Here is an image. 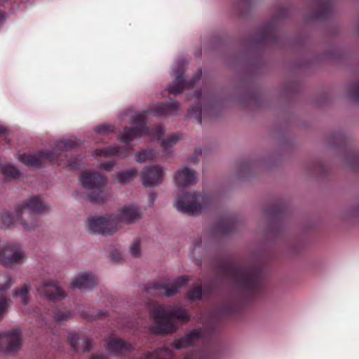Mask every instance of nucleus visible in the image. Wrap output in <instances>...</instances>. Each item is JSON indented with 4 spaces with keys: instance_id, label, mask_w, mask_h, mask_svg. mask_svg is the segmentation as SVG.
I'll return each instance as SVG.
<instances>
[{
    "instance_id": "obj_12",
    "label": "nucleus",
    "mask_w": 359,
    "mask_h": 359,
    "mask_svg": "<svg viewBox=\"0 0 359 359\" xmlns=\"http://www.w3.org/2000/svg\"><path fill=\"white\" fill-rule=\"evenodd\" d=\"M112 217H116L114 221L117 230L121 227L122 224H132L141 218L142 212L139 208L133 205H126L120 208L117 213L111 214Z\"/></svg>"
},
{
    "instance_id": "obj_29",
    "label": "nucleus",
    "mask_w": 359,
    "mask_h": 359,
    "mask_svg": "<svg viewBox=\"0 0 359 359\" xmlns=\"http://www.w3.org/2000/svg\"><path fill=\"white\" fill-rule=\"evenodd\" d=\"M201 93H202L201 90L195 92L194 97L197 99V102L194 105L191 107L187 113V116L189 118H194L198 121V123L200 125H201L202 123V106L199 102V100L201 97Z\"/></svg>"
},
{
    "instance_id": "obj_28",
    "label": "nucleus",
    "mask_w": 359,
    "mask_h": 359,
    "mask_svg": "<svg viewBox=\"0 0 359 359\" xmlns=\"http://www.w3.org/2000/svg\"><path fill=\"white\" fill-rule=\"evenodd\" d=\"M264 214L273 220H283L285 218L283 206L277 203L266 207Z\"/></svg>"
},
{
    "instance_id": "obj_22",
    "label": "nucleus",
    "mask_w": 359,
    "mask_h": 359,
    "mask_svg": "<svg viewBox=\"0 0 359 359\" xmlns=\"http://www.w3.org/2000/svg\"><path fill=\"white\" fill-rule=\"evenodd\" d=\"M236 228V219L233 215L220 219L215 225L214 231L222 236L231 233Z\"/></svg>"
},
{
    "instance_id": "obj_27",
    "label": "nucleus",
    "mask_w": 359,
    "mask_h": 359,
    "mask_svg": "<svg viewBox=\"0 0 359 359\" xmlns=\"http://www.w3.org/2000/svg\"><path fill=\"white\" fill-rule=\"evenodd\" d=\"M173 353L170 348L162 347L156 349L153 352H147L140 359H172Z\"/></svg>"
},
{
    "instance_id": "obj_1",
    "label": "nucleus",
    "mask_w": 359,
    "mask_h": 359,
    "mask_svg": "<svg viewBox=\"0 0 359 359\" xmlns=\"http://www.w3.org/2000/svg\"><path fill=\"white\" fill-rule=\"evenodd\" d=\"M217 271L222 278L235 283L245 301L257 297L263 290V267L257 259L237 263L230 259H222L217 264Z\"/></svg>"
},
{
    "instance_id": "obj_10",
    "label": "nucleus",
    "mask_w": 359,
    "mask_h": 359,
    "mask_svg": "<svg viewBox=\"0 0 359 359\" xmlns=\"http://www.w3.org/2000/svg\"><path fill=\"white\" fill-rule=\"evenodd\" d=\"M25 255L19 245L6 244L0 247V264L5 267L20 265Z\"/></svg>"
},
{
    "instance_id": "obj_37",
    "label": "nucleus",
    "mask_w": 359,
    "mask_h": 359,
    "mask_svg": "<svg viewBox=\"0 0 359 359\" xmlns=\"http://www.w3.org/2000/svg\"><path fill=\"white\" fill-rule=\"evenodd\" d=\"M348 90L351 100H359V81L352 83L349 86Z\"/></svg>"
},
{
    "instance_id": "obj_5",
    "label": "nucleus",
    "mask_w": 359,
    "mask_h": 359,
    "mask_svg": "<svg viewBox=\"0 0 359 359\" xmlns=\"http://www.w3.org/2000/svg\"><path fill=\"white\" fill-rule=\"evenodd\" d=\"M76 144L71 140L59 141L56 147L51 151L41 150L34 154H20L18 160L32 169H39L48 162L53 163L56 158L62 156V153L74 149Z\"/></svg>"
},
{
    "instance_id": "obj_35",
    "label": "nucleus",
    "mask_w": 359,
    "mask_h": 359,
    "mask_svg": "<svg viewBox=\"0 0 359 359\" xmlns=\"http://www.w3.org/2000/svg\"><path fill=\"white\" fill-rule=\"evenodd\" d=\"M155 158V153L153 150H142L135 154V161L143 163L147 161H152Z\"/></svg>"
},
{
    "instance_id": "obj_43",
    "label": "nucleus",
    "mask_w": 359,
    "mask_h": 359,
    "mask_svg": "<svg viewBox=\"0 0 359 359\" xmlns=\"http://www.w3.org/2000/svg\"><path fill=\"white\" fill-rule=\"evenodd\" d=\"M12 278L10 275H7L6 277V283L0 285V291L4 292L7 290L13 285Z\"/></svg>"
},
{
    "instance_id": "obj_24",
    "label": "nucleus",
    "mask_w": 359,
    "mask_h": 359,
    "mask_svg": "<svg viewBox=\"0 0 359 359\" xmlns=\"http://www.w3.org/2000/svg\"><path fill=\"white\" fill-rule=\"evenodd\" d=\"M175 179L177 184L180 187L191 185L196 181V172L194 170L184 168L176 172Z\"/></svg>"
},
{
    "instance_id": "obj_50",
    "label": "nucleus",
    "mask_w": 359,
    "mask_h": 359,
    "mask_svg": "<svg viewBox=\"0 0 359 359\" xmlns=\"http://www.w3.org/2000/svg\"><path fill=\"white\" fill-rule=\"evenodd\" d=\"M7 133V130L2 126L0 125V137L5 135Z\"/></svg>"
},
{
    "instance_id": "obj_9",
    "label": "nucleus",
    "mask_w": 359,
    "mask_h": 359,
    "mask_svg": "<svg viewBox=\"0 0 359 359\" xmlns=\"http://www.w3.org/2000/svg\"><path fill=\"white\" fill-rule=\"evenodd\" d=\"M116 218V217H112L111 214L102 217H89L86 220L88 230L90 233L94 234L113 235L117 231V226L114 223Z\"/></svg>"
},
{
    "instance_id": "obj_42",
    "label": "nucleus",
    "mask_w": 359,
    "mask_h": 359,
    "mask_svg": "<svg viewBox=\"0 0 359 359\" xmlns=\"http://www.w3.org/2000/svg\"><path fill=\"white\" fill-rule=\"evenodd\" d=\"M130 252L135 257L140 255V241L138 238L135 239L130 246Z\"/></svg>"
},
{
    "instance_id": "obj_55",
    "label": "nucleus",
    "mask_w": 359,
    "mask_h": 359,
    "mask_svg": "<svg viewBox=\"0 0 359 359\" xmlns=\"http://www.w3.org/2000/svg\"><path fill=\"white\" fill-rule=\"evenodd\" d=\"M155 197H156V195L154 194H150V196H149L150 201H154Z\"/></svg>"
},
{
    "instance_id": "obj_20",
    "label": "nucleus",
    "mask_w": 359,
    "mask_h": 359,
    "mask_svg": "<svg viewBox=\"0 0 359 359\" xmlns=\"http://www.w3.org/2000/svg\"><path fill=\"white\" fill-rule=\"evenodd\" d=\"M98 283L97 278L92 273H84L72 282V287L79 290H92Z\"/></svg>"
},
{
    "instance_id": "obj_26",
    "label": "nucleus",
    "mask_w": 359,
    "mask_h": 359,
    "mask_svg": "<svg viewBox=\"0 0 359 359\" xmlns=\"http://www.w3.org/2000/svg\"><path fill=\"white\" fill-rule=\"evenodd\" d=\"M203 293L207 295H211L212 290L210 286H205L203 290L201 285H196L188 290L186 294V299L191 301H201L202 299Z\"/></svg>"
},
{
    "instance_id": "obj_40",
    "label": "nucleus",
    "mask_w": 359,
    "mask_h": 359,
    "mask_svg": "<svg viewBox=\"0 0 359 359\" xmlns=\"http://www.w3.org/2000/svg\"><path fill=\"white\" fill-rule=\"evenodd\" d=\"M114 127L110 124H102L95 128V132L100 134H108L113 133Z\"/></svg>"
},
{
    "instance_id": "obj_38",
    "label": "nucleus",
    "mask_w": 359,
    "mask_h": 359,
    "mask_svg": "<svg viewBox=\"0 0 359 359\" xmlns=\"http://www.w3.org/2000/svg\"><path fill=\"white\" fill-rule=\"evenodd\" d=\"M8 307V303L6 296L4 294H0V321L4 318Z\"/></svg>"
},
{
    "instance_id": "obj_36",
    "label": "nucleus",
    "mask_w": 359,
    "mask_h": 359,
    "mask_svg": "<svg viewBox=\"0 0 359 359\" xmlns=\"http://www.w3.org/2000/svg\"><path fill=\"white\" fill-rule=\"evenodd\" d=\"M254 167V163L252 162H243L239 166L238 178L244 179L247 175L251 173Z\"/></svg>"
},
{
    "instance_id": "obj_8",
    "label": "nucleus",
    "mask_w": 359,
    "mask_h": 359,
    "mask_svg": "<svg viewBox=\"0 0 359 359\" xmlns=\"http://www.w3.org/2000/svg\"><path fill=\"white\" fill-rule=\"evenodd\" d=\"M190 280L189 276L183 275L177 277L170 284L162 281H154L146 285L144 292L153 296L173 297L178 294L181 287Z\"/></svg>"
},
{
    "instance_id": "obj_16",
    "label": "nucleus",
    "mask_w": 359,
    "mask_h": 359,
    "mask_svg": "<svg viewBox=\"0 0 359 359\" xmlns=\"http://www.w3.org/2000/svg\"><path fill=\"white\" fill-rule=\"evenodd\" d=\"M107 351L114 356H125L133 350L131 344L110 335L105 345Z\"/></svg>"
},
{
    "instance_id": "obj_57",
    "label": "nucleus",
    "mask_w": 359,
    "mask_h": 359,
    "mask_svg": "<svg viewBox=\"0 0 359 359\" xmlns=\"http://www.w3.org/2000/svg\"><path fill=\"white\" fill-rule=\"evenodd\" d=\"M296 247H295V243H294V240L293 239V250H292V252H293V256L294 255V253L296 252Z\"/></svg>"
},
{
    "instance_id": "obj_6",
    "label": "nucleus",
    "mask_w": 359,
    "mask_h": 359,
    "mask_svg": "<svg viewBox=\"0 0 359 359\" xmlns=\"http://www.w3.org/2000/svg\"><path fill=\"white\" fill-rule=\"evenodd\" d=\"M212 202V197L198 192L179 195L176 199V208L178 211L189 215L198 214L202 209L208 208Z\"/></svg>"
},
{
    "instance_id": "obj_21",
    "label": "nucleus",
    "mask_w": 359,
    "mask_h": 359,
    "mask_svg": "<svg viewBox=\"0 0 359 359\" xmlns=\"http://www.w3.org/2000/svg\"><path fill=\"white\" fill-rule=\"evenodd\" d=\"M202 337L201 329H195L186 334L180 339H175L171 343V346L176 349H182L191 346L196 341Z\"/></svg>"
},
{
    "instance_id": "obj_18",
    "label": "nucleus",
    "mask_w": 359,
    "mask_h": 359,
    "mask_svg": "<svg viewBox=\"0 0 359 359\" xmlns=\"http://www.w3.org/2000/svg\"><path fill=\"white\" fill-rule=\"evenodd\" d=\"M255 41L260 46L276 44L278 41L276 29L272 22L262 27L256 36Z\"/></svg>"
},
{
    "instance_id": "obj_56",
    "label": "nucleus",
    "mask_w": 359,
    "mask_h": 359,
    "mask_svg": "<svg viewBox=\"0 0 359 359\" xmlns=\"http://www.w3.org/2000/svg\"><path fill=\"white\" fill-rule=\"evenodd\" d=\"M34 316H35L36 318H38V317H39V316H38V315L39 314V311L38 309H34Z\"/></svg>"
},
{
    "instance_id": "obj_41",
    "label": "nucleus",
    "mask_w": 359,
    "mask_h": 359,
    "mask_svg": "<svg viewBox=\"0 0 359 359\" xmlns=\"http://www.w3.org/2000/svg\"><path fill=\"white\" fill-rule=\"evenodd\" d=\"M183 359H210V357L203 351H200L197 353H188Z\"/></svg>"
},
{
    "instance_id": "obj_13",
    "label": "nucleus",
    "mask_w": 359,
    "mask_h": 359,
    "mask_svg": "<svg viewBox=\"0 0 359 359\" xmlns=\"http://www.w3.org/2000/svg\"><path fill=\"white\" fill-rule=\"evenodd\" d=\"M37 292L54 303L63 299L66 296L65 291L53 280L45 281L37 288Z\"/></svg>"
},
{
    "instance_id": "obj_7",
    "label": "nucleus",
    "mask_w": 359,
    "mask_h": 359,
    "mask_svg": "<svg viewBox=\"0 0 359 359\" xmlns=\"http://www.w3.org/2000/svg\"><path fill=\"white\" fill-rule=\"evenodd\" d=\"M82 186L89 191L88 199L92 202L103 203L106 195L103 191L107 180L100 173L90 171L83 172L80 175Z\"/></svg>"
},
{
    "instance_id": "obj_34",
    "label": "nucleus",
    "mask_w": 359,
    "mask_h": 359,
    "mask_svg": "<svg viewBox=\"0 0 359 359\" xmlns=\"http://www.w3.org/2000/svg\"><path fill=\"white\" fill-rule=\"evenodd\" d=\"M53 313L55 320L59 323L66 321L73 316L72 311L69 310L63 311L60 309H56Z\"/></svg>"
},
{
    "instance_id": "obj_32",
    "label": "nucleus",
    "mask_w": 359,
    "mask_h": 359,
    "mask_svg": "<svg viewBox=\"0 0 359 359\" xmlns=\"http://www.w3.org/2000/svg\"><path fill=\"white\" fill-rule=\"evenodd\" d=\"M242 309L243 307L241 304L230 302L221 308V313L224 316L231 317L234 314L241 312Z\"/></svg>"
},
{
    "instance_id": "obj_19",
    "label": "nucleus",
    "mask_w": 359,
    "mask_h": 359,
    "mask_svg": "<svg viewBox=\"0 0 359 359\" xmlns=\"http://www.w3.org/2000/svg\"><path fill=\"white\" fill-rule=\"evenodd\" d=\"M71 347L76 352H88L92 348V341L82 332H71L67 336Z\"/></svg>"
},
{
    "instance_id": "obj_31",
    "label": "nucleus",
    "mask_w": 359,
    "mask_h": 359,
    "mask_svg": "<svg viewBox=\"0 0 359 359\" xmlns=\"http://www.w3.org/2000/svg\"><path fill=\"white\" fill-rule=\"evenodd\" d=\"M138 173L137 168L123 170L117 172L116 177L122 184L129 183L133 181Z\"/></svg>"
},
{
    "instance_id": "obj_39",
    "label": "nucleus",
    "mask_w": 359,
    "mask_h": 359,
    "mask_svg": "<svg viewBox=\"0 0 359 359\" xmlns=\"http://www.w3.org/2000/svg\"><path fill=\"white\" fill-rule=\"evenodd\" d=\"M179 140H180V138L177 135H175V134L171 135L168 136L165 140H163L162 146L165 149L172 147L177 143Z\"/></svg>"
},
{
    "instance_id": "obj_51",
    "label": "nucleus",
    "mask_w": 359,
    "mask_h": 359,
    "mask_svg": "<svg viewBox=\"0 0 359 359\" xmlns=\"http://www.w3.org/2000/svg\"><path fill=\"white\" fill-rule=\"evenodd\" d=\"M39 325L42 326L43 324H46V321L44 317H41L39 322Z\"/></svg>"
},
{
    "instance_id": "obj_17",
    "label": "nucleus",
    "mask_w": 359,
    "mask_h": 359,
    "mask_svg": "<svg viewBox=\"0 0 359 359\" xmlns=\"http://www.w3.org/2000/svg\"><path fill=\"white\" fill-rule=\"evenodd\" d=\"M163 171L159 165L145 166L141 172L142 184L146 187L157 185L162 182Z\"/></svg>"
},
{
    "instance_id": "obj_30",
    "label": "nucleus",
    "mask_w": 359,
    "mask_h": 359,
    "mask_svg": "<svg viewBox=\"0 0 359 359\" xmlns=\"http://www.w3.org/2000/svg\"><path fill=\"white\" fill-rule=\"evenodd\" d=\"M0 170L7 180H16L21 175L20 171L11 163L2 164Z\"/></svg>"
},
{
    "instance_id": "obj_46",
    "label": "nucleus",
    "mask_w": 359,
    "mask_h": 359,
    "mask_svg": "<svg viewBox=\"0 0 359 359\" xmlns=\"http://www.w3.org/2000/svg\"><path fill=\"white\" fill-rule=\"evenodd\" d=\"M202 153V150L201 148H197L195 149V156H194L191 159V161L193 162L194 163H196L198 162V156H200Z\"/></svg>"
},
{
    "instance_id": "obj_4",
    "label": "nucleus",
    "mask_w": 359,
    "mask_h": 359,
    "mask_svg": "<svg viewBox=\"0 0 359 359\" xmlns=\"http://www.w3.org/2000/svg\"><path fill=\"white\" fill-rule=\"evenodd\" d=\"M147 118L143 114H137L131 117V122L138 125L130 128H125L121 134L120 140L126 144L124 147L119 146H109L107 147L97 149L95 151L96 156H111L114 155H121L124 152L131 149L130 142L135 138L141 137L149 133V128L146 127Z\"/></svg>"
},
{
    "instance_id": "obj_54",
    "label": "nucleus",
    "mask_w": 359,
    "mask_h": 359,
    "mask_svg": "<svg viewBox=\"0 0 359 359\" xmlns=\"http://www.w3.org/2000/svg\"><path fill=\"white\" fill-rule=\"evenodd\" d=\"M355 161H358V162H355V165L359 166V156L358 155L355 156Z\"/></svg>"
},
{
    "instance_id": "obj_14",
    "label": "nucleus",
    "mask_w": 359,
    "mask_h": 359,
    "mask_svg": "<svg viewBox=\"0 0 359 359\" xmlns=\"http://www.w3.org/2000/svg\"><path fill=\"white\" fill-rule=\"evenodd\" d=\"M202 72L200 69L195 75L194 78L191 79L189 81L186 80L179 81L184 74V70L181 66L177 67L175 78L177 80V82L170 84L167 90L170 94L178 95L182 93L185 88H192L194 86L196 83L200 80Z\"/></svg>"
},
{
    "instance_id": "obj_3",
    "label": "nucleus",
    "mask_w": 359,
    "mask_h": 359,
    "mask_svg": "<svg viewBox=\"0 0 359 359\" xmlns=\"http://www.w3.org/2000/svg\"><path fill=\"white\" fill-rule=\"evenodd\" d=\"M151 315L154 318L152 331L158 334H172L178 329L176 320L184 323L190 319L187 311L178 306L166 309L163 305L155 304L152 307Z\"/></svg>"
},
{
    "instance_id": "obj_52",
    "label": "nucleus",
    "mask_w": 359,
    "mask_h": 359,
    "mask_svg": "<svg viewBox=\"0 0 359 359\" xmlns=\"http://www.w3.org/2000/svg\"><path fill=\"white\" fill-rule=\"evenodd\" d=\"M252 0H240L241 4H243L246 6H250Z\"/></svg>"
},
{
    "instance_id": "obj_44",
    "label": "nucleus",
    "mask_w": 359,
    "mask_h": 359,
    "mask_svg": "<svg viewBox=\"0 0 359 359\" xmlns=\"http://www.w3.org/2000/svg\"><path fill=\"white\" fill-rule=\"evenodd\" d=\"M314 167L315 170L313 171V172L317 175H320L324 170V165L321 162L315 163Z\"/></svg>"
},
{
    "instance_id": "obj_49",
    "label": "nucleus",
    "mask_w": 359,
    "mask_h": 359,
    "mask_svg": "<svg viewBox=\"0 0 359 359\" xmlns=\"http://www.w3.org/2000/svg\"><path fill=\"white\" fill-rule=\"evenodd\" d=\"M90 359H107V358L104 355H93L90 358Z\"/></svg>"
},
{
    "instance_id": "obj_48",
    "label": "nucleus",
    "mask_w": 359,
    "mask_h": 359,
    "mask_svg": "<svg viewBox=\"0 0 359 359\" xmlns=\"http://www.w3.org/2000/svg\"><path fill=\"white\" fill-rule=\"evenodd\" d=\"M259 98V95L257 93H253L250 95V101L254 102H257Z\"/></svg>"
},
{
    "instance_id": "obj_25",
    "label": "nucleus",
    "mask_w": 359,
    "mask_h": 359,
    "mask_svg": "<svg viewBox=\"0 0 359 359\" xmlns=\"http://www.w3.org/2000/svg\"><path fill=\"white\" fill-rule=\"evenodd\" d=\"M147 316V313H144L141 312L137 314V317L133 318L132 320H121L119 323V326L123 330L127 332H135L139 329V327L143 324V319Z\"/></svg>"
},
{
    "instance_id": "obj_53",
    "label": "nucleus",
    "mask_w": 359,
    "mask_h": 359,
    "mask_svg": "<svg viewBox=\"0 0 359 359\" xmlns=\"http://www.w3.org/2000/svg\"><path fill=\"white\" fill-rule=\"evenodd\" d=\"M157 133L159 135H162L163 133V128L161 126H158L156 128Z\"/></svg>"
},
{
    "instance_id": "obj_45",
    "label": "nucleus",
    "mask_w": 359,
    "mask_h": 359,
    "mask_svg": "<svg viewBox=\"0 0 359 359\" xmlns=\"http://www.w3.org/2000/svg\"><path fill=\"white\" fill-rule=\"evenodd\" d=\"M114 166L113 161H108L101 164V168L107 171H111Z\"/></svg>"
},
{
    "instance_id": "obj_11",
    "label": "nucleus",
    "mask_w": 359,
    "mask_h": 359,
    "mask_svg": "<svg viewBox=\"0 0 359 359\" xmlns=\"http://www.w3.org/2000/svg\"><path fill=\"white\" fill-rule=\"evenodd\" d=\"M20 346V332L18 330L0 332V351L7 353L17 352Z\"/></svg>"
},
{
    "instance_id": "obj_23",
    "label": "nucleus",
    "mask_w": 359,
    "mask_h": 359,
    "mask_svg": "<svg viewBox=\"0 0 359 359\" xmlns=\"http://www.w3.org/2000/svg\"><path fill=\"white\" fill-rule=\"evenodd\" d=\"M180 111V104L177 102H172L170 103L161 102L152 110L153 114L158 116L177 115Z\"/></svg>"
},
{
    "instance_id": "obj_33",
    "label": "nucleus",
    "mask_w": 359,
    "mask_h": 359,
    "mask_svg": "<svg viewBox=\"0 0 359 359\" xmlns=\"http://www.w3.org/2000/svg\"><path fill=\"white\" fill-rule=\"evenodd\" d=\"M31 289V286L29 283H27L23 285L20 288L15 289L13 291V297H20V302L26 305L29 302V293Z\"/></svg>"
},
{
    "instance_id": "obj_59",
    "label": "nucleus",
    "mask_w": 359,
    "mask_h": 359,
    "mask_svg": "<svg viewBox=\"0 0 359 359\" xmlns=\"http://www.w3.org/2000/svg\"><path fill=\"white\" fill-rule=\"evenodd\" d=\"M213 108V106H210V110H212Z\"/></svg>"
},
{
    "instance_id": "obj_60",
    "label": "nucleus",
    "mask_w": 359,
    "mask_h": 359,
    "mask_svg": "<svg viewBox=\"0 0 359 359\" xmlns=\"http://www.w3.org/2000/svg\"><path fill=\"white\" fill-rule=\"evenodd\" d=\"M358 32L359 33V25H358Z\"/></svg>"
},
{
    "instance_id": "obj_58",
    "label": "nucleus",
    "mask_w": 359,
    "mask_h": 359,
    "mask_svg": "<svg viewBox=\"0 0 359 359\" xmlns=\"http://www.w3.org/2000/svg\"><path fill=\"white\" fill-rule=\"evenodd\" d=\"M337 137H338V139H339L340 140H344V137H343L342 135H339L337 136Z\"/></svg>"
},
{
    "instance_id": "obj_15",
    "label": "nucleus",
    "mask_w": 359,
    "mask_h": 359,
    "mask_svg": "<svg viewBox=\"0 0 359 359\" xmlns=\"http://www.w3.org/2000/svg\"><path fill=\"white\" fill-rule=\"evenodd\" d=\"M332 0H313V10L308 20H323L329 18L332 12Z\"/></svg>"
},
{
    "instance_id": "obj_2",
    "label": "nucleus",
    "mask_w": 359,
    "mask_h": 359,
    "mask_svg": "<svg viewBox=\"0 0 359 359\" xmlns=\"http://www.w3.org/2000/svg\"><path fill=\"white\" fill-rule=\"evenodd\" d=\"M48 209V205L41 200L40 196H32L16 208L15 218L8 211H3L0 216V227L11 228L15 222L22 226L25 231H30L36 226L35 224L36 216Z\"/></svg>"
},
{
    "instance_id": "obj_47",
    "label": "nucleus",
    "mask_w": 359,
    "mask_h": 359,
    "mask_svg": "<svg viewBox=\"0 0 359 359\" xmlns=\"http://www.w3.org/2000/svg\"><path fill=\"white\" fill-rule=\"evenodd\" d=\"M294 45V41H293V46ZM297 65H296L294 60H293V87H292V89H293V96L294 95V92H295V88H296V85H295V81H294V72H295V69L297 68Z\"/></svg>"
}]
</instances>
